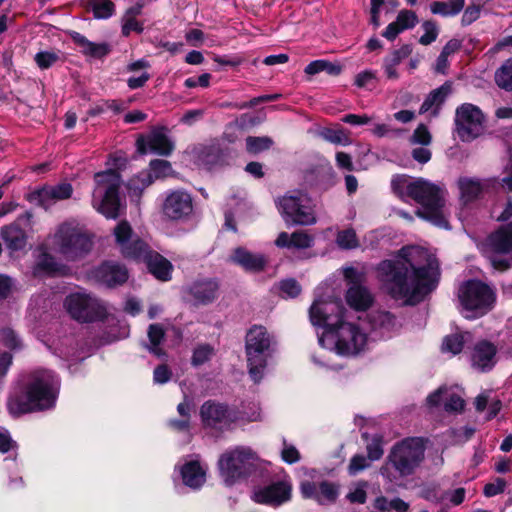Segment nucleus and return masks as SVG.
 <instances>
[{
  "label": "nucleus",
  "instance_id": "f257e3e1",
  "mask_svg": "<svg viewBox=\"0 0 512 512\" xmlns=\"http://www.w3.org/2000/svg\"><path fill=\"white\" fill-rule=\"evenodd\" d=\"M377 279L383 290L395 300L416 304L433 291L439 281V263L428 250L403 247L393 259L381 261Z\"/></svg>",
  "mask_w": 512,
  "mask_h": 512
},
{
  "label": "nucleus",
  "instance_id": "f03ea898",
  "mask_svg": "<svg viewBox=\"0 0 512 512\" xmlns=\"http://www.w3.org/2000/svg\"><path fill=\"white\" fill-rule=\"evenodd\" d=\"M114 235L124 257L145 262L149 272L161 281L171 278L172 264L160 254L151 251L142 240H132V228L127 221L118 223Z\"/></svg>",
  "mask_w": 512,
  "mask_h": 512
},
{
  "label": "nucleus",
  "instance_id": "7ed1b4c3",
  "mask_svg": "<svg viewBox=\"0 0 512 512\" xmlns=\"http://www.w3.org/2000/svg\"><path fill=\"white\" fill-rule=\"evenodd\" d=\"M275 337L262 325H253L245 336V354L248 373L255 383H259L267 367L268 360L275 351Z\"/></svg>",
  "mask_w": 512,
  "mask_h": 512
},
{
  "label": "nucleus",
  "instance_id": "20e7f679",
  "mask_svg": "<svg viewBox=\"0 0 512 512\" xmlns=\"http://www.w3.org/2000/svg\"><path fill=\"white\" fill-rule=\"evenodd\" d=\"M59 385V380L52 371L45 369L33 371L26 387L25 400L20 404V412L27 413L53 407Z\"/></svg>",
  "mask_w": 512,
  "mask_h": 512
},
{
  "label": "nucleus",
  "instance_id": "39448f33",
  "mask_svg": "<svg viewBox=\"0 0 512 512\" xmlns=\"http://www.w3.org/2000/svg\"><path fill=\"white\" fill-rule=\"evenodd\" d=\"M425 449V440L421 437H408L396 443L388 455L387 464L381 468L382 476L392 480L389 465L400 477L414 474L424 461Z\"/></svg>",
  "mask_w": 512,
  "mask_h": 512
},
{
  "label": "nucleus",
  "instance_id": "423d86ee",
  "mask_svg": "<svg viewBox=\"0 0 512 512\" xmlns=\"http://www.w3.org/2000/svg\"><path fill=\"white\" fill-rule=\"evenodd\" d=\"M444 195L442 188L422 178L414 180L410 189V198L421 205L416 214L438 227L448 228Z\"/></svg>",
  "mask_w": 512,
  "mask_h": 512
},
{
  "label": "nucleus",
  "instance_id": "0eeeda50",
  "mask_svg": "<svg viewBox=\"0 0 512 512\" xmlns=\"http://www.w3.org/2000/svg\"><path fill=\"white\" fill-rule=\"evenodd\" d=\"M53 249L65 259L75 261L86 256L93 247L91 235L74 221L61 223L52 236Z\"/></svg>",
  "mask_w": 512,
  "mask_h": 512
},
{
  "label": "nucleus",
  "instance_id": "6e6552de",
  "mask_svg": "<svg viewBox=\"0 0 512 512\" xmlns=\"http://www.w3.org/2000/svg\"><path fill=\"white\" fill-rule=\"evenodd\" d=\"M95 188L92 193V206L106 218L115 219L119 215L118 191L121 178L117 171L109 169L96 173Z\"/></svg>",
  "mask_w": 512,
  "mask_h": 512
},
{
  "label": "nucleus",
  "instance_id": "1a4fd4ad",
  "mask_svg": "<svg viewBox=\"0 0 512 512\" xmlns=\"http://www.w3.org/2000/svg\"><path fill=\"white\" fill-rule=\"evenodd\" d=\"M258 456L248 447L239 446L224 452L218 460V468L225 484L231 486L251 475L257 467Z\"/></svg>",
  "mask_w": 512,
  "mask_h": 512
},
{
  "label": "nucleus",
  "instance_id": "9d476101",
  "mask_svg": "<svg viewBox=\"0 0 512 512\" xmlns=\"http://www.w3.org/2000/svg\"><path fill=\"white\" fill-rule=\"evenodd\" d=\"M462 312L466 318H478L487 314L494 306L495 293L485 283L469 280L458 290Z\"/></svg>",
  "mask_w": 512,
  "mask_h": 512
},
{
  "label": "nucleus",
  "instance_id": "9b49d317",
  "mask_svg": "<svg viewBox=\"0 0 512 512\" xmlns=\"http://www.w3.org/2000/svg\"><path fill=\"white\" fill-rule=\"evenodd\" d=\"M281 215L286 223L308 226L316 223L311 199L300 191L286 194L278 200Z\"/></svg>",
  "mask_w": 512,
  "mask_h": 512
},
{
  "label": "nucleus",
  "instance_id": "f8f14e48",
  "mask_svg": "<svg viewBox=\"0 0 512 512\" xmlns=\"http://www.w3.org/2000/svg\"><path fill=\"white\" fill-rule=\"evenodd\" d=\"M64 306L70 316L79 322L101 320L107 315L105 304L86 292L69 294L65 298Z\"/></svg>",
  "mask_w": 512,
  "mask_h": 512
},
{
  "label": "nucleus",
  "instance_id": "ddd939ff",
  "mask_svg": "<svg viewBox=\"0 0 512 512\" xmlns=\"http://www.w3.org/2000/svg\"><path fill=\"white\" fill-rule=\"evenodd\" d=\"M345 308L340 300H315L309 309V318L314 326L325 328V333L319 338L324 345L325 335L332 332L343 320Z\"/></svg>",
  "mask_w": 512,
  "mask_h": 512
},
{
  "label": "nucleus",
  "instance_id": "4468645a",
  "mask_svg": "<svg viewBox=\"0 0 512 512\" xmlns=\"http://www.w3.org/2000/svg\"><path fill=\"white\" fill-rule=\"evenodd\" d=\"M325 339L334 343L335 350L340 355H354L366 345L367 336L359 328L343 320Z\"/></svg>",
  "mask_w": 512,
  "mask_h": 512
},
{
  "label": "nucleus",
  "instance_id": "2eb2a0df",
  "mask_svg": "<svg viewBox=\"0 0 512 512\" xmlns=\"http://www.w3.org/2000/svg\"><path fill=\"white\" fill-rule=\"evenodd\" d=\"M484 115L472 104H463L456 111V129L462 141H472L484 132Z\"/></svg>",
  "mask_w": 512,
  "mask_h": 512
},
{
  "label": "nucleus",
  "instance_id": "dca6fc26",
  "mask_svg": "<svg viewBox=\"0 0 512 512\" xmlns=\"http://www.w3.org/2000/svg\"><path fill=\"white\" fill-rule=\"evenodd\" d=\"M489 245L495 253L491 256L492 266L504 271L512 265V222L489 237Z\"/></svg>",
  "mask_w": 512,
  "mask_h": 512
},
{
  "label": "nucleus",
  "instance_id": "f3484780",
  "mask_svg": "<svg viewBox=\"0 0 512 512\" xmlns=\"http://www.w3.org/2000/svg\"><path fill=\"white\" fill-rule=\"evenodd\" d=\"M73 187L68 182H60L53 185H45L30 194V201L49 209L55 203L71 198Z\"/></svg>",
  "mask_w": 512,
  "mask_h": 512
},
{
  "label": "nucleus",
  "instance_id": "a211bd4d",
  "mask_svg": "<svg viewBox=\"0 0 512 512\" xmlns=\"http://www.w3.org/2000/svg\"><path fill=\"white\" fill-rule=\"evenodd\" d=\"M200 415L204 426L215 431L228 429L234 421L227 406L212 401H207L201 406Z\"/></svg>",
  "mask_w": 512,
  "mask_h": 512
},
{
  "label": "nucleus",
  "instance_id": "6ab92c4d",
  "mask_svg": "<svg viewBox=\"0 0 512 512\" xmlns=\"http://www.w3.org/2000/svg\"><path fill=\"white\" fill-rule=\"evenodd\" d=\"M291 490L288 482L277 481L255 489L252 499L259 504L277 507L290 500Z\"/></svg>",
  "mask_w": 512,
  "mask_h": 512
},
{
  "label": "nucleus",
  "instance_id": "aec40b11",
  "mask_svg": "<svg viewBox=\"0 0 512 512\" xmlns=\"http://www.w3.org/2000/svg\"><path fill=\"white\" fill-rule=\"evenodd\" d=\"M193 211L191 196L182 190L169 193L163 203V213L171 220H181Z\"/></svg>",
  "mask_w": 512,
  "mask_h": 512
},
{
  "label": "nucleus",
  "instance_id": "412c9836",
  "mask_svg": "<svg viewBox=\"0 0 512 512\" xmlns=\"http://www.w3.org/2000/svg\"><path fill=\"white\" fill-rule=\"evenodd\" d=\"M496 347L486 340L478 342L471 353L472 367L479 372H487L496 364Z\"/></svg>",
  "mask_w": 512,
  "mask_h": 512
},
{
  "label": "nucleus",
  "instance_id": "4be33fe9",
  "mask_svg": "<svg viewBox=\"0 0 512 512\" xmlns=\"http://www.w3.org/2000/svg\"><path fill=\"white\" fill-rule=\"evenodd\" d=\"M151 173H141L139 176L132 178L128 187L134 191H141L153 182L155 178L166 177L171 172V164L166 160L156 159L150 162Z\"/></svg>",
  "mask_w": 512,
  "mask_h": 512
},
{
  "label": "nucleus",
  "instance_id": "5701e85b",
  "mask_svg": "<svg viewBox=\"0 0 512 512\" xmlns=\"http://www.w3.org/2000/svg\"><path fill=\"white\" fill-rule=\"evenodd\" d=\"M219 284L214 279H200L193 282L187 292L196 304L206 305L218 296Z\"/></svg>",
  "mask_w": 512,
  "mask_h": 512
},
{
  "label": "nucleus",
  "instance_id": "b1692460",
  "mask_svg": "<svg viewBox=\"0 0 512 512\" xmlns=\"http://www.w3.org/2000/svg\"><path fill=\"white\" fill-rule=\"evenodd\" d=\"M95 277L101 283L112 287L124 283L128 279V272L122 265L106 262L95 270Z\"/></svg>",
  "mask_w": 512,
  "mask_h": 512
},
{
  "label": "nucleus",
  "instance_id": "393cba45",
  "mask_svg": "<svg viewBox=\"0 0 512 512\" xmlns=\"http://www.w3.org/2000/svg\"><path fill=\"white\" fill-rule=\"evenodd\" d=\"M417 23L418 16L416 13L412 10L403 9L398 13L396 20L387 26L382 36L393 41L401 32L414 28Z\"/></svg>",
  "mask_w": 512,
  "mask_h": 512
},
{
  "label": "nucleus",
  "instance_id": "a878e982",
  "mask_svg": "<svg viewBox=\"0 0 512 512\" xmlns=\"http://www.w3.org/2000/svg\"><path fill=\"white\" fill-rule=\"evenodd\" d=\"M231 260L242 266L245 270L253 272L263 270L267 262L263 255L253 254L244 248L235 249Z\"/></svg>",
  "mask_w": 512,
  "mask_h": 512
},
{
  "label": "nucleus",
  "instance_id": "bb28decb",
  "mask_svg": "<svg viewBox=\"0 0 512 512\" xmlns=\"http://www.w3.org/2000/svg\"><path fill=\"white\" fill-rule=\"evenodd\" d=\"M313 241V237L305 231H296L292 234L281 232L275 240V244L280 248L306 249L313 245Z\"/></svg>",
  "mask_w": 512,
  "mask_h": 512
},
{
  "label": "nucleus",
  "instance_id": "cd10ccee",
  "mask_svg": "<svg viewBox=\"0 0 512 512\" xmlns=\"http://www.w3.org/2000/svg\"><path fill=\"white\" fill-rule=\"evenodd\" d=\"M412 53V46L404 44L400 48L393 50L383 60L384 72L388 79L397 80L399 73L397 66Z\"/></svg>",
  "mask_w": 512,
  "mask_h": 512
},
{
  "label": "nucleus",
  "instance_id": "c85d7f7f",
  "mask_svg": "<svg viewBox=\"0 0 512 512\" xmlns=\"http://www.w3.org/2000/svg\"><path fill=\"white\" fill-rule=\"evenodd\" d=\"M450 92L451 86L450 84L447 83L431 91L420 107V114H424L431 111V114L433 116H436L439 112L441 105L444 103L445 99L450 94Z\"/></svg>",
  "mask_w": 512,
  "mask_h": 512
},
{
  "label": "nucleus",
  "instance_id": "c756f323",
  "mask_svg": "<svg viewBox=\"0 0 512 512\" xmlns=\"http://www.w3.org/2000/svg\"><path fill=\"white\" fill-rule=\"evenodd\" d=\"M346 299L348 304L355 310H366L373 303V296L370 291L356 283L348 289Z\"/></svg>",
  "mask_w": 512,
  "mask_h": 512
},
{
  "label": "nucleus",
  "instance_id": "7c9ffc66",
  "mask_svg": "<svg viewBox=\"0 0 512 512\" xmlns=\"http://www.w3.org/2000/svg\"><path fill=\"white\" fill-rule=\"evenodd\" d=\"M461 200L468 203L477 199L484 190V183L477 178L461 177L457 182Z\"/></svg>",
  "mask_w": 512,
  "mask_h": 512
},
{
  "label": "nucleus",
  "instance_id": "2f4dec72",
  "mask_svg": "<svg viewBox=\"0 0 512 512\" xmlns=\"http://www.w3.org/2000/svg\"><path fill=\"white\" fill-rule=\"evenodd\" d=\"M373 330L379 331L381 336H388L397 328V321L394 315L387 311H376L369 316Z\"/></svg>",
  "mask_w": 512,
  "mask_h": 512
},
{
  "label": "nucleus",
  "instance_id": "473e14b6",
  "mask_svg": "<svg viewBox=\"0 0 512 512\" xmlns=\"http://www.w3.org/2000/svg\"><path fill=\"white\" fill-rule=\"evenodd\" d=\"M182 479L185 485L196 489L205 482V470L196 461L186 463L181 469Z\"/></svg>",
  "mask_w": 512,
  "mask_h": 512
},
{
  "label": "nucleus",
  "instance_id": "72a5a7b5",
  "mask_svg": "<svg viewBox=\"0 0 512 512\" xmlns=\"http://www.w3.org/2000/svg\"><path fill=\"white\" fill-rule=\"evenodd\" d=\"M1 236L11 250H21L26 245V234L18 223L4 227Z\"/></svg>",
  "mask_w": 512,
  "mask_h": 512
},
{
  "label": "nucleus",
  "instance_id": "f704fd0d",
  "mask_svg": "<svg viewBox=\"0 0 512 512\" xmlns=\"http://www.w3.org/2000/svg\"><path fill=\"white\" fill-rule=\"evenodd\" d=\"M72 39L79 47L82 48L83 53L93 57L105 56L109 51L108 46L106 44H97L91 42L85 36L81 35L78 32H74L72 34Z\"/></svg>",
  "mask_w": 512,
  "mask_h": 512
},
{
  "label": "nucleus",
  "instance_id": "c9c22d12",
  "mask_svg": "<svg viewBox=\"0 0 512 512\" xmlns=\"http://www.w3.org/2000/svg\"><path fill=\"white\" fill-rule=\"evenodd\" d=\"M465 0L434 1L430 4L432 14L443 17L455 16L464 8Z\"/></svg>",
  "mask_w": 512,
  "mask_h": 512
},
{
  "label": "nucleus",
  "instance_id": "e433bc0d",
  "mask_svg": "<svg viewBox=\"0 0 512 512\" xmlns=\"http://www.w3.org/2000/svg\"><path fill=\"white\" fill-rule=\"evenodd\" d=\"M149 149L159 155L167 156L173 151V144L169 138L161 132H153L148 137Z\"/></svg>",
  "mask_w": 512,
  "mask_h": 512
},
{
  "label": "nucleus",
  "instance_id": "4c0bfd02",
  "mask_svg": "<svg viewBox=\"0 0 512 512\" xmlns=\"http://www.w3.org/2000/svg\"><path fill=\"white\" fill-rule=\"evenodd\" d=\"M165 336V331L160 324H151L148 328V338L150 341L149 350L154 355L160 357L164 355L162 348L159 347Z\"/></svg>",
  "mask_w": 512,
  "mask_h": 512
},
{
  "label": "nucleus",
  "instance_id": "58836bf2",
  "mask_svg": "<svg viewBox=\"0 0 512 512\" xmlns=\"http://www.w3.org/2000/svg\"><path fill=\"white\" fill-rule=\"evenodd\" d=\"M339 491L338 486L332 482L322 481L319 483L317 502L319 504H330L336 501Z\"/></svg>",
  "mask_w": 512,
  "mask_h": 512
},
{
  "label": "nucleus",
  "instance_id": "ea45409f",
  "mask_svg": "<svg viewBox=\"0 0 512 512\" xmlns=\"http://www.w3.org/2000/svg\"><path fill=\"white\" fill-rule=\"evenodd\" d=\"M495 81L500 88L512 91V58L496 71Z\"/></svg>",
  "mask_w": 512,
  "mask_h": 512
},
{
  "label": "nucleus",
  "instance_id": "a19ab883",
  "mask_svg": "<svg viewBox=\"0 0 512 512\" xmlns=\"http://www.w3.org/2000/svg\"><path fill=\"white\" fill-rule=\"evenodd\" d=\"M465 335H469L468 333L460 334L455 333L452 335H448L443 339L442 343V352L451 353L452 355H456L460 353L463 349L465 343Z\"/></svg>",
  "mask_w": 512,
  "mask_h": 512
},
{
  "label": "nucleus",
  "instance_id": "79ce46f5",
  "mask_svg": "<svg viewBox=\"0 0 512 512\" xmlns=\"http://www.w3.org/2000/svg\"><path fill=\"white\" fill-rule=\"evenodd\" d=\"M336 243L343 250L356 249L359 246V240L356 232L352 228L341 230L337 233Z\"/></svg>",
  "mask_w": 512,
  "mask_h": 512
},
{
  "label": "nucleus",
  "instance_id": "37998d69",
  "mask_svg": "<svg viewBox=\"0 0 512 512\" xmlns=\"http://www.w3.org/2000/svg\"><path fill=\"white\" fill-rule=\"evenodd\" d=\"M273 145V140L270 137H253L246 138V149L251 154H258L262 151L268 150Z\"/></svg>",
  "mask_w": 512,
  "mask_h": 512
},
{
  "label": "nucleus",
  "instance_id": "c03bdc74",
  "mask_svg": "<svg viewBox=\"0 0 512 512\" xmlns=\"http://www.w3.org/2000/svg\"><path fill=\"white\" fill-rule=\"evenodd\" d=\"M323 138L333 144L337 145H349L351 139L348 133L344 129H326L322 132Z\"/></svg>",
  "mask_w": 512,
  "mask_h": 512
},
{
  "label": "nucleus",
  "instance_id": "a18cd8bd",
  "mask_svg": "<svg viewBox=\"0 0 512 512\" xmlns=\"http://www.w3.org/2000/svg\"><path fill=\"white\" fill-rule=\"evenodd\" d=\"M0 342L11 350H20L23 347L22 340L11 328H3L0 331Z\"/></svg>",
  "mask_w": 512,
  "mask_h": 512
},
{
  "label": "nucleus",
  "instance_id": "49530a36",
  "mask_svg": "<svg viewBox=\"0 0 512 512\" xmlns=\"http://www.w3.org/2000/svg\"><path fill=\"white\" fill-rule=\"evenodd\" d=\"M213 355L214 349L212 346L208 344L199 345L193 351L191 363L193 366H201L209 361Z\"/></svg>",
  "mask_w": 512,
  "mask_h": 512
},
{
  "label": "nucleus",
  "instance_id": "de8ad7c7",
  "mask_svg": "<svg viewBox=\"0 0 512 512\" xmlns=\"http://www.w3.org/2000/svg\"><path fill=\"white\" fill-rule=\"evenodd\" d=\"M413 185V181L409 180L404 175L395 176L391 181V187L393 192L401 198L405 196L410 197V189Z\"/></svg>",
  "mask_w": 512,
  "mask_h": 512
},
{
  "label": "nucleus",
  "instance_id": "09e8293b",
  "mask_svg": "<svg viewBox=\"0 0 512 512\" xmlns=\"http://www.w3.org/2000/svg\"><path fill=\"white\" fill-rule=\"evenodd\" d=\"M92 11L95 18L106 19L112 16L114 4L111 0H94L92 2Z\"/></svg>",
  "mask_w": 512,
  "mask_h": 512
},
{
  "label": "nucleus",
  "instance_id": "8fccbe9b",
  "mask_svg": "<svg viewBox=\"0 0 512 512\" xmlns=\"http://www.w3.org/2000/svg\"><path fill=\"white\" fill-rule=\"evenodd\" d=\"M424 34L419 38V43L427 46L433 43L439 34V29L435 21L427 20L422 23Z\"/></svg>",
  "mask_w": 512,
  "mask_h": 512
},
{
  "label": "nucleus",
  "instance_id": "3c124183",
  "mask_svg": "<svg viewBox=\"0 0 512 512\" xmlns=\"http://www.w3.org/2000/svg\"><path fill=\"white\" fill-rule=\"evenodd\" d=\"M444 408L448 412H461L464 409L465 402L460 395L455 392L449 391L445 393Z\"/></svg>",
  "mask_w": 512,
  "mask_h": 512
},
{
  "label": "nucleus",
  "instance_id": "603ef678",
  "mask_svg": "<svg viewBox=\"0 0 512 512\" xmlns=\"http://www.w3.org/2000/svg\"><path fill=\"white\" fill-rule=\"evenodd\" d=\"M432 141V136L428 128L424 124H420L413 132L410 142L411 144H420L428 146Z\"/></svg>",
  "mask_w": 512,
  "mask_h": 512
},
{
  "label": "nucleus",
  "instance_id": "864d4df0",
  "mask_svg": "<svg viewBox=\"0 0 512 512\" xmlns=\"http://www.w3.org/2000/svg\"><path fill=\"white\" fill-rule=\"evenodd\" d=\"M370 463L368 459L363 455H355L350 460L348 466V472L350 475H356L365 468L369 467Z\"/></svg>",
  "mask_w": 512,
  "mask_h": 512
},
{
  "label": "nucleus",
  "instance_id": "5fc2aeb1",
  "mask_svg": "<svg viewBox=\"0 0 512 512\" xmlns=\"http://www.w3.org/2000/svg\"><path fill=\"white\" fill-rule=\"evenodd\" d=\"M280 289L287 297L294 298L301 292V286L294 279L283 280L280 283Z\"/></svg>",
  "mask_w": 512,
  "mask_h": 512
},
{
  "label": "nucleus",
  "instance_id": "6e6d98bb",
  "mask_svg": "<svg viewBox=\"0 0 512 512\" xmlns=\"http://www.w3.org/2000/svg\"><path fill=\"white\" fill-rule=\"evenodd\" d=\"M143 31V25L137 21V18L123 16L122 33L128 36L131 32L141 33Z\"/></svg>",
  "mask_w": 512,
  "mask_h": 512
},
{
  "label": "nucleus",
  "instance_id": "4d7b16f0",
  "mask_svg": "<svg viewBox=\"0 0 512 512\" xmlns=\"http://www.w3.org/2000/svg\"><path fill=\"white\" fill-rule=\"evenodd\" d=\"M58 60V55L53 52H39L35 55V61L41 69L51 67Z\"/></svg>",
  "mask_w": 512,
  "mask_h": 512
},
{
  "label": "nucleus",
  "instance_id": "13d9d810",
  "mask_svg": "<svg viewBox=\"0 0 512 512\" xmlns=\"http://www.w3.org/2000/svg\"><path fill=\"white\" fill-rule=\"evenodd\" d=\"M506 481L503 478H497L494 482L488 483L484 487V495L493 497L504 492Z\"/></svg>",
  "mask_w": 512,
  "mask_h": 512
},
{
  "label": "nucleus",
  "instance_id": "bf43d9fd",
  "mask_svg": "<svg viewBox=\"0 0 512 512\" xmlns=\"http://www.w3.org/2000/svg\"><path fill=\"white\" fill-rule=\"evenodd\" d=\"M366 483L362 482L354 491H351L347 494V499L351 503L364 504L367 499V494L365 491Z\"/></svg>",
  "mask_w": 512,
  "mask_h": 512
},
{
  "label": "nucleus",
  "instance_id": "052dcab7",
  "mask_svg": "<svg viewBox=\"0 0 512 512\" xmlns=\"http://www.w3.org/2000/svg\"><path fill=\"white\" fill-rule=\"evenodd\" d=\"M210 79H211V75L209 73H204V74L200 75L198 78H195V77L187 78L184 82V85L187 88H195L197 86L206 88L210 84Z\"/></svg>",
  "mask_w": 512,
  "mask_h": 512
},
{
  "label": "nucleus",
  "instance_id": "680f3d73",
  "mask_svg": "<svg viewBox=\"0 0 512 512\" xmlns=\"http://www.w3.org/2000/svg\"><path fill=\"white\" fill-rule=\"evenodd\" d=\"M281 455H282L283 461H285L286 463H289V464L296 463L300 459V454H299L298 450L292 445H287L285 442H284V448L281 452Z\"/></svg>",
  "mask_w": 512,
  "mask_h": 512
},
{
  "label": "nucleus",
  "instance_id": "e2e57ef3",
  "mask_svg": "<svg viewBox=\"0 0 512 512\" xmlns=\"http://www.w3.org/2000/svg\"><path fill=\"white\" fill-rule=\"evenodd\" d=\"M368 459L371 461L378 460L383 455V449L379 439L374 438L371 443L367 445Z\"/></svg>",
  "mask_w": 512,
  "mask_h": 512
},
{
  "label": "nucleus",
  "instance_id": "0e129e2a",
  "mask_svg": "<svg viewBox=\"0 0 512 512\" xmlns=\"http://www.w3.org/2000/svg\"><path fill=\"white\" fill-rule=\"evenodd\" d=\"M373 117L368 116L366 114L357 115V114H347L342 117V122L350 124V125H366L371 122Z\"/></svg>",
  "mask_w": 512,
  "mask_h": 512
},
{
  "label": "nucleus",
  "instance_id": "69168bd1",
  "mask_svg": "<svg viewBox=\"0 0 512 512\" xmlns=\"http://www.w3.org/2000/svg\"><path fill=\"white\" fill-rule=\"evenodd\" d=\"M171 378V371L167 365H159L154 370L153 379L155 383L164 384Z\"/></svg>",
  "mask_w": 512,
  "mask_h": 512
},
{
  "label": "nucleus",
  "instance_id": "338daca9",
  "mask_svg": "<svg viewBox=\"0 0 512 512\" xmlns=\"http://www.w3.org/2000/svg\"><path fill=\"white\" fill-rule=\"evenodd\" d=\"M319 483L304 481L301 484V492L305 498L317 500Z\"/></svg>",
  "mask_w": 512,
  "mask_h": 512
},
{
  "label": "nucleus",
  "instance_id": "774afa93",
  "mask_svg": "<svg viewBox=\"0 0 512 512\" xmlns=\"http://www.w3.org/2000/svg\"><path fill=\"white\" fill-rule=\"evenodd\" d=\"M480 16V8L478 6H469L462 15V24L469 25L476 21Z\"/></svg>",
  "mask_w": 512,
  "mask_h": 512
}]
</instances>
